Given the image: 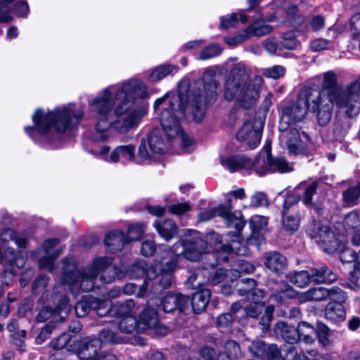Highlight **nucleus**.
<instances>
[{
  "mask_svg": "<svg viewBox=\"0 0 360 360\" xmlns=\"http://www.w3.org/2000/svg\"><path fill=\"white\" fill-rule=\"evenodd\" d=\"M342 226L346 231L353 233L352 244L360 245V210H353L345 214Z\"/></svg>",
  "mask_w": 360,
  "mask_h": 360,
  "instance_id": "nucleus-19",
  "label": "nucleus"
},
{
  "mask_svg": "<svg viewBox=\"0 0 360 360\" xmlns=\"http://www.w3.org/2000/svg\"><path fill=\"white\" fill-rule=\"evenodd\" d=\"M178 70V67L172 65H161L152 70L148 80L151 82H157L168 75H173Z\"/></svg>",
  "mask_w": 360,
  "mask_h": 360,
  "instance_id": "nucleus-35",
  "label": "nucleus"
},
{
  "mask_svg": "<svg viewBox=\"0 0 360 360\" xmlns=\"http://www.w3.org/2000/svg\"><path fill=\"white\" fill-rule=\"evenodd\" d=\"M126 243H128L127 237L121 231H112L106 235L105 244L112 252L122 250Z\"/></svg>",
  "mask_w": 360,
  "mask_h": 360,
  "instance_id": "nucleus-27",
  "label": "nucleus"
},
{
  "mask_svg": "<svg viewBox=\"0 0 360 360\" xmlns=\"http://www.w3.org/2000/svg\"><path fill=\"white\" fill-rule=\"evenodd\" d=\"M274 332L278 337H281L283 340L289 344H294L299 341L297 328L288 325L284 321H279L274 326Z\"/></svg>",
  "mask_w": 360,
  "mask_h": 360,
  "instance_id": "nucleus-24",
  "label": "nucleus"
},
{
  "mask_svg": "<svg viewBox=\"0 0 360 360\" xmlns=\"http://www.w3.org/2000/svg\"><path fill=\"white\" fill-rule=\"evenodd\" d=\"M189 302L188 297L181 294H168L161 300L160 307L166 313L172 312L176 309L183 311L188 307Z\"/></svg>",
  "mask_w": 360,
  "mask_h": 360,
  "instance_id": "nucleus-20",
  "label": "nucleus"
},
{
  "mask_svg": "<svg viewBox=\"0 0 360 360\" xmlns=\"http://www.w3.org/2000/svg\"><path fill=\"white\" fill-rule=\"evenodd\" d=\"M59 240L57 238L49 239L44 241L43 248L46 256L42 257L39 265L41 269H47L52 272L53 260L58 257L62 252V248L58 246Z\"/></svg>",
  "mask_w": 360,
  "mask_h": 360,
  "instance_id": "nucleus-17",
  "label": "nucleus"
},
{
  "mask_svg": "<svg viewBox=\"0 0 360 360\" xmlns=\"http://www.w3.org/2000/svg\"><path fill=\"white\" fill-rule=\"evenodd\" d=\"M124 342V338L112 328L103 329L98 339L85 338L79 344L77 355L79 358L91 360V354H96L101 349L102 344H118Z\"/></svg>",
  "mask_w": 360,
  "mask_h": 360,
  "instance_id": "nucleus-10",
  "label": "nucleus"
},
{
  "mask_svg": "<svg viewBox=\"0 0 360 360\" xmlns=\"http://www.w3.org/2000/svg\"><path fill=\"white\" fill-rule=\"evenodd\" d=\"M330 329L326 324L321 322L317 323L316 338H317L319 344L323 347H326L330 344Z\"/></svg>",
  "mask_w": 360,
  "mask_h": 360,
  "instance_id": "nucleus-44",
  "label": "nucleus"
},
{
  "mask_svg": "<svg viewBox=\"0 0 360 360\" xmlns=\"http://www.w3.org/2000/svg\"><path fill=\"white\" fill-rule=\"evenodd\" d=\"M250 352L257 357H262L266 353V347L261 340L253 341L248 345Z\"/></svg>",
  "mask_w": 360,
  "mask_h": 360,
  "instance_id": "nucleus-51",
  "label": "nucleus"
},
{
  "mask_svg": "<svg viewBox=\"0 0 360 360\" xmlns=\"http://www.w3.org/2000/svg\"><path fill=\"white\" fill-rule=\"evenodd\" d=\"M221 165L231 172L241 169H254V161H251L245 156H230L221 158Z\"/></svg>",
  "mask_w": 360,
  "mask_h": 360,
  "instance_id": "nucleus-22",
  "label": "nucleus"
},
{
  "mask_svg": "<svg viewBox=\"0 0 360 360\" xmlns=\"http://www.w3.org/2000/svg\"><path fill=\"white\" fill-rule=\"evenodd\" d=\"M268 205L266 195L262 192H256L250 197V206L259 207Z\"/></svg>",
  "mask_w": 360,
  "mask_h": 360,
  "instance_id": "nucleus-59",
  "label": "nucleus"
},
{
  "mask_svg": "<svg viewBox=\"0 0 360 360\" xmlns=\"http://www.w3.org/2000/svg\"><path fill=\"white\" fill-rule=\"evenodd\" d=\"M312 282L314 283H333L337 279L336 275L326 266L319 269L314 268L311 270Z\"/></svg>",
  "mask_w": 360,
  "mask_h": 360,
  "instance_id": "nucleus-33",
  "label": "nucleus"
},
{
  "mask_svg": "<svg viewBox=\"0 0 360 360\" xmlns=\"http://www.w3.org/2000/svg\"><path fill=\"white\" fill-rule=\"evenodd\" d=\"M236 286L239 295H250L256 286V281L251 278L241 279L237 281Z\"/></svg>",
  "mask_w": 360,
  "mask_h": 360,
  "instance_id": "nucleus-49",
  "label": "nucleus"
},
{
  "mask_svg": "<svg viewBox=\"0 0 360 360\" xmlns=\"http://www.w3.org/2000/svg\"><path fill=\"white\" fill-rule=\"evenodd\" d=\"M171 252L173 255V257L172 258V259L170 261L167 262L163 266H162V265L160 264H156L155 265H158V266L157 271L161 270L166 273L172 274V272L176 269L179 259L181 257H178L172 250Z\"/></svg>",
  "mask_w": 360,
  "mask_h": 360,
  "instance_id": "nucleus-56",
  "label": "nucleus"
},
{
  "mask_svg": "<svg viewBox=\"0 0 360 360\" xmlns=\"http://www.w3.org/2000/svg\"><path fill=\"white\" fill-rule=\"evenodd\" d=\"M329 292L328 297L330 300H333V302L340 303L343 302L346 300V295L343 290H342L338 287H333L330 289H328Z\"/></svg>",
  "mask_w": 360,
  "mask_h": 360,
  "instance_id": "nucleus-55",
  "label": "nucleus"
},
{
  "mask_svg": "<svg viewBox=\"0 0 360 360\" xmlns=\"http://www.w3.org/2000/svg\"><path fill=\"white\" fill-rule=\"evenodd\" d=\"M186 233V239L175 243L172 251L178 257H184L189 261H198L207 253V243L198 231L187 230Z\"/></svg>",
  "mask_w": 360,
  "mask_h": 360,
  "instance_id": "nucleus-9",
  "label": "nucleus"
},
{
  "mask_svg": "<svg viewBox=\"0 0 360 360\" xmlns=\"http://www.w3.org/2000/svg\"><path fill=\"white\" fill-rule=\"evenodd\" d=\"M283 214L282 224L285 230L289 232L296 231L300 224V217L298 213L285 212Z\"/></svg>",
  "mask_w": 360,
  "mask_h": 360,
  "instance_id": "nucleus-41",
  "label": "nucleus"
},
{
  "mask_svg": "<svg viewBox=\"0 0 360 360\" xmlns=\"http://www.w3.org/2000/svg\"><path fill=\"white\" fill-rule=\"evenodd\" d=\"M329 292L328 289L323 287L311 288L300 295H299V300L301 302L308 301H321L328 297Z\"/></svg>",
  "mask_w": 360,
  "mask_h": 360,
  "instance_id": "nucleus-34",
  "label": "nucleus"
},
{
  "mask_svg": "<svg viewBox=\"0 0 360 360\" xmlns=\"http://www.w3.org/2000/svg\"><path fill=\"white\" fill-rule=\"evenodd\" d=\"M154 227L159 235L166 240H169L177 234L178 227L172 220H166L162 222L156 221Z\"/></svg>",
  "mask_w": 360,
  "mask_h": 360,
  "instance_id": "nucleus-30",
  "label": "nucleus"
},
{
  "mask_svg": "<svg viewBox=\"0 0 360 360\" xmlns=\"http://www.w3.org/2000/svg\"><path fill=\"white\" fill-rule=\"evenodd\" d=\"M263 123L254 120L246 121L236 134L240 142H246L250 148H256L260 143Z\"/></svg>",
  "mask_w": 360,
  "mask_h": 360,
  "instance_id": "nucleus-15",
  "label": "nucleus"
},
{
  "mask_svg": "<svg viewBox=\"0 0 360 360\" xmlns=\"http://www.w3.org/2000/svg\"><path fill=\"white\" fill-rule=\"evenodd\" d=\"M156 250V245L154 241L147 240L143 242L141 245V254L145 257H150L154 255Z\"/></svg>",
  "mask_w": 360,
  "mask_h": 360,
  "instance_id": "nucleus-63",
  "label": "nucleus"
},
{
  "mask_svg": "<svg viewBox=\"0 0 360 360\" xmlns=\"http://www.w3.org/2000/svg\"><path fill=\"white\" fill-rule=\"evenodd\" d=\"M345 311L340 303L329 302L326 307L325 317L332 323H338L345 319Z\"/></svg>",
  "mask_w": 360,
  "mask_h": 360,
  "instance_id": "nucleus-29",
  "label": "nucleus"
},
{
  "mask_svg": "<svg viewBox=\"0 0 360 360\" xmlns=\"http://www.w3.org/2000/svg\"><path fill=\"white\" fill-rule=\"evenodd\" d=\"M323 87L328 90V96L320 91L319 104L321 105L319 124L324 126L330 120L333 105L342 109L349 117H356L360 112V76L344 89L338 86V76L333 71L323 74Z\"/></svg>",
  "mask_w": 360,
  "mask_h": 360,
  "instance_id": "nucleus-5",
  "label": "nucleus"
},
{
  "mask_svg": "<svg viewBox=\"0 0 360 360\" xmlns=\"http://www.w3.org/2000/svg\"><path fill=\"white\" fill-rule=\"evenodd\" d=\"M144 231L145 225L143 224L136 223L130 225L128 229V236L127 237L128 243L140 239Z\"/></svg>",
  "mask_w": 360,
  "mask_h": 360,
  "instance_id": "nucleus-50",
  "label": "nucleus"
},
{
  "mask_svg": "<svg viewBox=\"0 0 360 360\" xmlns=\"http://www.w3.org/2000/svg\"><path fill=\"white\" fill-rule=\"evenodd\" d=\"M285 70L281 65H274L271 68H266L263 70V75L269 78L278 79L283 76Z\"/></svg>",
  "mask_w": 360,
  "mask_h": 360,
  "instance_id": "nucleus-53",
  "label": "nucleus"
},
{
  "mask_svg": "<svg viewBox=\"0 0 360 360\" xmlns=\"http://www.w3.org/2000/svg\"><path fill=\"white\" fill-rule=\"evenodd\" d=\"M238 22V14L233 13L229 16L221 18L219 27L221 29H229L234 27Z\"/></svg>",
  "mask_w": 360,
  "mask_h": 360,
  "instance_id": "nucleus-62",
  "label": "nucleus"
},
{
  "mask_svg": "<svg viewBox=\"0 0 360 360\" xmlns=\"http://www.w3.org/2000/svg\"><path fill=\"white\" fill-rule=\"evenodd\" d=\"M289 282L299 288L307 287L312 282L311 271H300L290 273L286 276Z\"/></svg>",
  "mask_w": 360,
  "mask_h": 360,
  "instance_id": "nucleus-37",
  "label": "nucleus"
},
{
  "mask_svg": "<svg viewBox=\"0 0 360 360\" xmlns=\"http://www.w3.org/2000/svg\"><path fill=\"white\" fill-rule=\"evenodd\" d=\"M148 96V86L137 77L103 89L89 101L91 110L97 114L94 139L105 141L110 139L111 127L120 134L137 128L147 111L132 106L136 99Z\"/></svg>",
  "mask_w": 360,
  "mask_h": 360,
  "instance_id": "nucleus-1",
  "label": "nucleus"
},
{
  "mask_svg": "<svg viewBox=\"0 0 360 360\" xmlns=\"http://www.w3.org/2000/svg\"><path fill=\"white\" fill-rule=\"evenodd\" d=\"M216 71L211 68L205 70L201 82L204 90L193 88L190 92V83L187 79L179 84L178 94L167 93L154 103V110L159 116L163 131L169 139L179 137L183 149L189 151L193 141L184 134L180 120L184 117L186 106L191 105L193 119L200 122L206 111L205 97L214 98L217 95L218 83L215 80Z\"/></svg>",
  "mask_w": 360,
  "mask_h": 360,
  "instance_id": "nucleus-2",
  "label": "nucleus"
},
{
  "mask_svg": "<svg viewBox=\"0 0 360 360\" xmlns=\"http://www.w3.org/2000/svg\"><path fill=\"white\" fill-rule=\"evenodd\" d=\"M135 150L133 144L120 145L112 150L109 146L103 145L98 149L89 150V153L110 164H126L135 160Z\"/></svg>",
  "mask_w": 360,
  "mask_h": 360,
  "instance_id": "nucleus-11",
  "label": "nucleus"
},
{
  "mask_svg": "<svg viewBox=\"0 0 360 360\" xmlns=\"http://www.w3.org/2000/svg\"><path fill=\"white\" fill-rule=\"evenodd\" d=\"M228 274H229V271H226L223 269H219L217 270H215L214 272L210 273L208 269H199L195 277L200 278V277H204L206 278V283L210 285H217L219 283L224 281L225 278L228 276Z\"/></svg>",
  "mask_w": 360,
  "mask_h": 360,
  "instance_id": "nucleus-28",
  "label": "nucleus"
},
{
  "mask_svg": "<svg viewBox=\"0 0 360 360\" xmlns=\"http://www.w3.org/2000/svg\"><path fill=\"white\" fill-rule=\"evenodd\" d=\"M211 297V292L208 289H203L193 294L191 304L195 314L203 311L206 307Z\"/></svg>",
  "mask_w": 360,
  "mask_h": 360,
  "instance_id": "nucleus-31",
  "label": "nucleus"
},
{
  "mask_svg": "<svg viewBox=\"0 0 360 360\" xmlns=\"http://www.w3.org/2000/svg\"><path fill=\"white\" fill-rule=\"evenodd\" d=\"M138 333H144L151 330L158 323L159 317L156 310L146 307L139 315Z\"/></svg>",
  "mask_w": 360,
  "mask_h": 360,
  "instance_id": "nucleus-21",
  "label": "nucleus"
},
{
  "mask_svg": "<svg viewBox=\"0 0 360 360\" xmlns=\"http://www.w3.org/2000/svg\"><path fill=\"white\" fill-rule=\"evenodd\" d=\"M300 200V197L297 193L288 195L284 201L282 212H290V210L293 209Z\"/></svg>",
  "mask_w": 360,
  "mask_h": 360,
  "instance_id": "nucleus-61",
  "label": "nucleus"
},
{
  "mask_svg": "<svg viewBox=\"0 0 360 360\" xmlns=\"http://www.w3.org/2000/svg\"><path fill=\"white\" fill-rule=\"evenodd\" d=\"M360 197V184L349 187L342 193V201L346 207H354L358 204Z\"/></svg>",
  "mask_w": 360,
  "mask_h": 360,
  "instance_id": "nucleus-40",
  "label": "nucleus"
},
{
  "mask_svg": "<svg viewBox=\"0 0 360 360\" xmlns=\"http://www.w3.org/2000/svg\"><path fill=\"white\" fill-rule=\"evenodd\" d=\"M340 259L342 263H349L356 261L354 271L351 274V281L360 284V250L358 255L350 248H344L340 253Z\"/></svg>",
  "mask_w": 360,
  "mask_h": 360,
  "instance_id": "nucleus-23",
  "label": "nucleus"
},
{
  "mask_svg": "<svg viewBox=\"0 0 360 360\" xmlns=\"http://www.w3.org/2000/svg\"><path fill=\"white\" fill-rule=\"evenodd\" d=\"M138 320L135 316L120 318L117 327L121 333L130 334L134 331L138 333Z\"/></svg>",
  "mask_w": 360,
  "mask_h": 360,
  "instance_id": "nucleus-42",
  "label": "nucleus"
},
{
  "mask_svg": "<svg viewBox=\"0 0 360 360\" xmlns=\"http://www.w3.org/2000/svg\"><path fill=\"white\" fill-rule=\"evenodd\" d=\"M158 268V265L151 266L150 268H148L145 260H141L131 267L129 274L132 278H139L143 276H146V278L143 284L140 287V292L138 293V297H143L146 292V282L148 280L151 281L159 276L157 272Z\"/></svg>",
  "mask_w": 360,
  "mask_h": 360,
  "instance_id": "nucleus-16",
  "label": "nucleus"
},
{
  "mask_svg": "<svg viewBox=\"0 0 360 360\" xmlns=\"http://www.w3.org/2000/svg\"><path fill=\"white\" fill-rule=\"evenodd\" d=\"M94 297L87 295L82 297V300L75 305V311L79 317H84L93 309V304H95Z\"/></svg>",
  "mask_w": 360,
  "mask_h": 360,
  "instance_id": "nucleus-43",
  "label": "nucleus"
},
{
  "mask_svg": "<svg viewBox=\"0 0 360 360\" xmlns=\"http://www.w3.org/2000/svg\"><path fill=\"white\" fill-rule=\"evenodd\" d=\"M221 51V48L218 44H212L204 48L197 58L200 60H209L219 56Z\"/></svg>",
  "mask_w": 360,
  "mask_h": 360,
  "instance_id": "nucleus-46",
  "label": "nucleus"
},
{
  "mask_svg": "<svg viewBox=\"0 0 360 360\" xmlns=\"http://www.w3.org/2000/svg\"><path fill=\"white\" fill-rule=\"evenodd\" d=\"M317 181H303L296 187L295 192L298 196L302 193V200L304 205H309L311 202L312 197L317 189Z\"/></svg>",
  "mask_w": 360,
  "mask_h": 360,
  "instance_id": "nucleus-32",
  "label": "nucleus"
},
{
  "mask_svg": "<svg viewBox=\"0 0 360 360\" xmlns=\"http://www.w3.org/2000/svg\"><path fill=\"white\" fill-rule=\"evenodd\" d=\"M95 304H93V310H95L99 316H103L108 313L111 314L112 302L109 300H100L94 297Z\"/></svg>",
  "mask_w": 360,
  "mask_h": 360,
  "instance_id": "nucleus-47",
  "label": "nucleus"
},
{
  "mask_svg": "<svg viewBox=\"0 0 360 360\" xmlns=\"http://www.w3.org/2000/svg\"><path fill=\"white\" fill-rule=\"evenodd\" d=\"M111 263L110 257H99L80 271L77 270L76 261L73 258L63 260V285L54 288V295L52 297L53 302H58V304L54 309L49 306L43 307L36 317L37 321L44 322L51 317L56 321H63L70 311L68 300L63 294L64 285H68L73 293L77 292L79 289L86 292L91 291L94 289L95 278L100 272L108 269Z\"/></svg>",
  "mask_w": 360,
  "mask_h": 360,
  "instance_id": "nucleus-3",
  "label": "nucleus"
},
{
  "mask_svg": "<svg viewBox=\"0 0 360 360\" xmlns=\"http://www.w3.org/2000/svg\"><path fill=\"white\" fill-rule=\"evenodd\" d=\"M249 69L243 63H238L231 70L224 83V98L235 101L244 108L254 105L259 98L258 88L250 83Z\"/></svg>",
  "mask_w": 360,
  "mask_h": 360,
  "instance_id": "nucleus-6",
  "label": "nucleus"
},
{
  "mask_svg": "<svg viewBox=\"0 0 360 360\" xmlns=\"http://www.w3.org/2000/svg\"><path fill=\"white\" fill-rule=\"evenodd\" d=\"M240 356L238 344L233 340H229L224 345V353L219 354L217 360H237Z\"/></svg>",
  "mask_w": 360,
  "mask_h": 360,
  "instance_id": "nucleus-38",
  "label": "nucleus"
},
{
  "mask_svg": "<svg viewBox=\"0 0 360 360\" xmlns=\"http://www.w3.org/2000/svg\"><path fill=\"white\" fill-rule=\"evenodd\" d=\"M265 265L273 272H282L287 265L286 258L281 254L276 252H271L266 254Z\"/></svg>",
  "mask_w": 360,
  "mask_h": 360,
  "instance_id": "nucleus-26",
  "label": "nucleus"
},
{
  "mask_svg": "<svg viewBox=\"0 0 360 360\" xmlns=\"http://www.w3.org/2000/svg\"><path fill=\"white\" fill-rule=\"evenodd\" d=\"M0 239L2 242L14 240L15 243L21 248H25L27 245V240L25 238L16 236L14 231L9 229L4 230L1 233Z\"/></svg>",
  "mask_w": 360,
  "mask_h": 360,
  "instance_id": "nucleus-45",
  "label": "nucleus"
},
{
  "mask_svg": "<svg viewBox=\"0 0 360 360\" xmlns=\"http://www.w3.org/2000/svg\"><path fill=\"white\" fill-rule=\"evenodd\" d=\"M299 340L311 344L316 340V328L306 321L300 322L297 327Z\"/></svg>",
  "mask_w": 360,
  "mask_h": 360,
  "instance_id": "nucleus-36",
  "label": "nucleus"
},
{
  "mask_svg": "<svg viewBox=\"0 0 360 360\" xmlns=\"http://www.w3.org/2000/svg\"><path fill=\"white\" fill-rule=\"evenodd\" d=\"M274 311V306L269 305L266 307L265 314L262 316L259 323L262 326L263 332H266L269 330L271 322Z\"/></svg>",
  "mask_w": 360,
  "mask_h": 360,
  "instance_id": "nucleus-57",
  "label": "nucleus"
},
{
  "mask_svg": "<svg viewBox=\"0 0 360 360\" xmlns=\"http://www.w3.org/2000/svg\"><path fill=\"white\" fill-rule=\"evenodd\" d=\"M319 89H307L304 90L296 102H289L284 106L280 127H286L285 125L290 127V125L302 121L307 114V108L316 112L319 122V112L321 109V105L319 104Z\"/></svg>",
  "mask_w": 360,
  "mask_h": 360,
  "instance_id": "nucleus-7",
  "label": "nucleus"
},
{
  "mask_svg": "<svg viewBox=\"0 0 360 360\" xmlns=\"http://www.w3.org/2000/svg\"><path fill=\"white\" fill-rule=\"evenodd\" d=\"M283 131L281 139H285L286 146L290 153L300 154L303 153L309 141L307 133L295 127H280Z\"/></svg>",
  "mask_w": 360,
  "mask_h": 360,
  "instance_id": "nucleus-13",
  "label": "nucleus"
},
{
  "mask_svg": "<svg viewBox=\"0 0 360 360\" xmlns=\"http://www.w3.org/2000/svg\"><path fill=\"white\" fill-rule=\"evenodd\" d=\"M265 153V155L260 154L254 160V170L258 175L263 176L269 172L283 173L292 170V165L284 158H273L269 148L266 149Z\"/></svg>",
  "mask_w": 360,
  "mask_h": 360,
  "instance_id": "nucleus-12",
  "label": "nucleus"
},
{
  "mask_svg": "<svg viewBox=\"0 0 360 360\" xmlns=\"http://www.w3.org/2000/svg\"><path fill=\"white\" fill-rule=\"evenodd\" d=\"M167 150V146L162 139L160 132L153 130L148 135L147 141L142 140L139 148L138 155L141 162L149 161L150 153L164 154Z\"/></svg>",
  "mask_w": 360,
  "mask_h": 360,
  "instance_id": "nucleus-14",
  "label": "nucleus"
},
{
  "mask_svg": "<svg viewBox=\"0 0 360 360\" xmlns=\"http://www.w3.org/2000/svg\"><path fill=\"white\" fill-rule=\"evenodd\" d=\"M273 28L266 24L264 20H259L254 22L245 30L248 37L250 36L262 37L269 34Z\"/></svg>",
  "mask_w": 360,
  "mask_h": 360,
  "instance_id": "nucleus-39",
  "label": "nucleus"
},
{
  "mask_svg": "<svg viewBox=\"0 0 360 360\" xmlns=\"http://www.w3.org/2000/svg\"><path fill=\"white\" fill-rule=\"evenodd\" d=\"M138 308L135 302L131 300H127L123 302H117L111 308V315L117 318H125L135 316Z\"/></svg>",
  "mask_w": 360,
  "mask_h": 360,
  "instance_id": "nucleus-25",
  "label": "nucleus"
},
{
  "mask_svg": "<svg viewBox=\"0 0 360 360\" xmlns=\"http://www.w3.org/2000/svg\"><path fill=\"white\" fill-rule=\"evenodd\" d=\"M297 6L295 5L290 6L286 10V13L289 16L293 26L300 25L304 20L303 15L297 14Z\"/></svg>",
  "mask_w": 360,
  "mask_h": 360,
  "instance_id": "nucleus-52",
  "label": "nucleus"
},
{
  "mask_svg": "<svg viewBox=\"0 0 360 360\" xmlns=\"http://www.w3.org/2000/svg\"><path fill=\"white\" fill-rule=\"evenodd\" d=\"M70 340L71 335L68 333H65L58 338L53 340L51 342V346L54 349H62L66 347L67 350L70 351L72 349V345H68Z\"/></svg>",
  "mask_w": 360,
  "mask_h": 360,
  "instance_id": "nucleus-48",
  "label": "nucleus"
},
{
  "mask_svg": "<svg viewBox=\"0 0 360 360\" xmlns=\"http://www.w3.org/2000/svg\"><path fill=\"white\" fill-rule=\"evenodd\" d=\"M230 196L226 195L225 205L218 207L219 216L225 219L229 227L233 226L236 231L234 233L226 234L228 240L231 241V244L223 246V249L226 252H233L237 255H245L246 247L242 245L243 238L240 231L244 228L245 221L240 212H231L232 200Z\"/></svg>",
  "mask_w": 360,
  "mask_h": 360,
  "instance_id": "nucleus-8",
  "label": "nucleus"
},
{
  "mask_svg": "<svg viewBox=\"0 0 360 360\" xmlns=\"http://www.w3.org/2000/svg\"><path fill=\"white\" fill-rule=\"evenodd\" d=\"M191 210V205L188 202H179L169 206V210L170 212L181 215Z\"/></svg>",
  "mask_w": 360,
  "mask_h": 360,
  "instance_id": "nucleus-60",
  "label": "nucleus"
},
{
  "mask_svg": "<svg viewBox=\"0 0 360 360\" xmlns=\"http://www.w3.org/2000/svg\"><path fill=\"white\" fill-rule=\"evenodd\" d=\"M266 360H282L283 356L276 345L268 346L266 353Z\"/></svg>",
  "mask_w": 360,
  "mask_h": 360,
  "instance_id": "nucleus-64",
  "label": "nucleus"
},
{
  "mask_svg": "<svg viewBox=\"0 0 360 360\" xmlns=\"http://www.w3.org/2000/svg\"><path fill=\"white\" fill-rule=\"evenodd\" d=\"M84 115L83 109L72 103L47 112L37 109L32 116L34 125L25 127V131L37 143H51L67 131L77 127Z\"/></svg>",
  "mask_w": 360,
  "mask_h": 360,
  "instance_id": "nucleus-4",
  "label": "nucleus"
},
{
  "mask_svg": "<svg viewBox=\"0 0 360 360\" xmlns=\"http://www.w3.org/2000/svg\"><path fill=\"white\" fill-rule=\"evenodd\" d=\"M298 46L295 37L292 34H284L282 40L280 41V49H295Z\"/></svg>",
  "mask_w": 360,
  "mask_h": 360,
  "instance_id": "nucleus-54",
  "label": "nucleus"
},
{
  "mask_svg": "<svg viewBox=\"0 0 360 360\" xmlns=\"http://www.w3.org/2000/svg\"><path fill=\"white\" fill-rule=\"evenodd\" d=\"M332 46V41L325 39L319 38L314 39L311 42V49L313 51H321L325 49H328Z\"/></svg>",
  "mask_w": 360,
  "mask_h": 360,
  "instance_id": "nucleus-58",
  "label": "nucleus"
},
{
  "mask_svg": "<svg viewBox=\"0 0 360 360\" xmlns=\"http://www.w3.org/2000/svg\"><path fill=\"white\" fill-rule=\"evenodd\" d=\"M311 237L318 239L317 242L321 243L324 251L329 254L333 253L340 248L333 232L327 226H319L318 231H314L311 233Z\"/></svg>",
  "mask_w": 360,
  "mask_h": 360,
  "instance_id": "nucleus-18",
  "label": "nucleus"
}]
</instances>
